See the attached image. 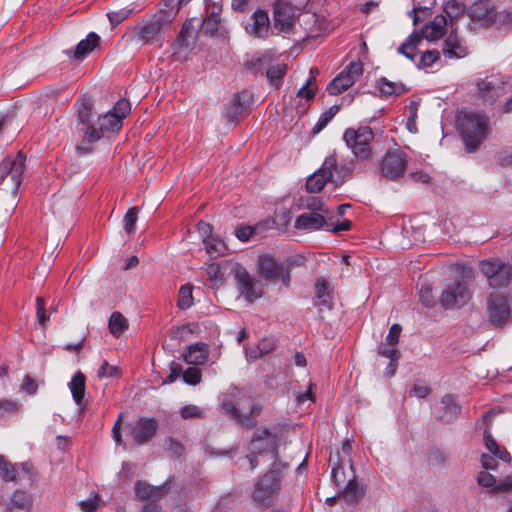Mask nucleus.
<instances>
[{
    "mask_svg": "<svg viewBox=\"0 0 512 512\" xmlns=\"http://www.w3.org/2000/svg\"><path fill=\"white\" fill-rule=\"evenodd\" d=\"M131 105L130 102L126 99H121L116 102L113 109L110 110L112 114H116L119 120H122L130 113Z\"/></svg>",
    "mask_w": 512,
    "mask_h": 512,
    "instance_id": "nucleus-52",
    "label": "nucleus"
},
{
    "mask_svg": "<svg viewBox=\"0 0 512 512\" xmlns=\"http://www.w3.org/2000/svg\"><path fill=\"white\" fill-rule=\"evenodd\" d=\"M108 327L110 333L118 338L128 329V321L120 312H113Z\"/></svg>",
    "mask_w": 512,
    "mask_h": 512,
    "instance_id": "nucleus-34",
    "label": "nucleus"
},
{
    "mask_svg": "<svg viewBox=\"0 0 512 512\" xmlns=\"http://www.w3.org/2000/svg\"><path fill=\"white\" fill-rule=\"evenodd\" d=\"M193 304L192 286L183 285L179 289L177 306L181 310H186Z\"/></svg>",
    "mask_w": 512,
    "mask_h": 512,
    "instance_id": "nucleus-44",
    "label": "nucleus"
},
{
    "mask_svg": "<svg viewBox=\"0 0 512 512\" xmlns=\"http://www.w3.org/2000/svg\"><path fill=\"white\" fill-rule=\"evenodd\" d=\"M258 270L265 280L272 282L281 280L286 287L290 285L289 266L278 262L271 255H262L258 258Z\"/></svg>",
    "mask_w": 512,
    "mask_h": 512,
    "instance_id": "nucleus-9",
    "label": "nucleus"
},
{
    "mask_svg": "<svg viewBox=\"0 0 512 512\" xmlns=\"http://www.w3.org/2000/svg\"><path fill=\"white\" fill-rule=\"evenodd\" d=\"M512 275V269L510 270L506 265L498 271L491 279L488 280L489 286L493 289H500L506 287Z\"/></svg>",
    "mask_w": 512,
    "mask_h": 512,
    "instance_id": "nucleus-39",
    "label": "nucleus"
},
{
    "mask_svg": "<svg viewBox=\"0 0 512 512\" xmlns=\"http://www.w3.org/2000/svg\"><path fill=\"white\" fill-rule=\"evenodd\" d=\"M458 126L469 152L475 151L489 131V119L475 112H463L458 116Z\"/></svg>",
    "mask_w": 512,
    "mask_h": 512,
    "instance_id": "nucleus-2",
    "label": "nucleus"
},
{
    "mask_svg": "<svg viewBox=\"0 0 512 512\" xmlns=\"http://www.w3.org/2000/svg\"><path fill=\"white\" fill-rule=\"evenodd\" d=\"M407 164L405 152L400 149L388 150L381 160V172L383 176L396 180L404 175Z\"/></svg>",
    "mask_w": 512,
    "mask_h": 512,
    "instance_id": "nucleus-13",
    "label": "nucleus"
},
{
    "mask_svg": "<svg viewBox=\"0 0 512 512\" xmlns=\"http://www.w3.org/2000/svg\"><path fill=\"white\" fill-rule=\"evenodd\" d=\"M448 21L444 14L436 15L433 20L428 21L423 27V34L426 40L435 41L446 34Z\"/></svg>",
    "mask_w": 512,
    "mask_h": 512,
    "instance_id": "nucleus-21",
    "label": "nucleus"
},
{
    "mask_svg": "<svg viewBox=\"0 0 512 512\" xmlns=\"http://www.w3.org/2000/svg\"><path fill=\"white\" fill-rule=\"evenodd\" d=\"M478 96L485 104L492 105L506 93V84L501 74H492L477 80Z\"/></svg>",
    "mask_w": 512,
    "mask_h": 512,
    "instance_id": "nucleus-10",
    "label": "nucleus"
},
{
    "mask_svg": "<svg viewBox=\"0 0 512 512\" xmlns=\"http://www.w3.org/2000/svg\"><path fill=\"white\" fill-rule=\"evenodd\" d=\"M471 299V292L463 278H457L446 285L440 295V303L445 309L460 308Z\"/></svg>",
    "mask_w": 512,
    "mask_h": 512,
    "instance_id": "nucleus-8",
    "label": "nucleus"
},
{
    "mask_svg": "<svg viewBox=\"0 0 512 512\" xmlns=\"http://www.w3.org/2000/svg\"><path fill=\"white\" fill-rule=\"evenodd\" d=\"M504 266L505 264L500 260H484L480 264V270L489 280Z\"/></svg>",
    "mask_w": 512,
    "mask_h": 512,
    "instance_id": "nucleus-43",
    "label": "nucleus"
},
{
    "mask_svg": "<svg viewBox=\"0 0 512 512\" xmlns=\"http://www.w3.org/2000/svg\"><path fill=\"white\" fill-rule=\"evenodd\" d=\"M4 512H32L31 497L25 491H14L6 502Z\"/></svg>",
    "mask_w": 512,
    "mask_h": 512,
    "instance_id": "nucleus-23",
    "label": "nucleus"
},
{
    "mask_svg": "<svg viewBox=\"0 0 512 512\" xmlns=\"http://www.w3.org/2000/svg\"><path fill=\"white\" fill-rule=\"evenodd\" d=\"M180 415L183 419L201 418L203 411L196 405H186L181 408Z\"/></svg>",
    "mask_w": 512,
    "mask_h": 512,
    "instance_id": "nucleus-60",
    "label": "nucleus"
},
{
    "mask_svg": "<svg viewBox=\"0 0 512 512\" xmlns=\"http://www.w3.org/2000/svg\"><path fill=\"white\" fill-rule=\"evenodd\" d=\"M442 53L446 58L458 59L466 56L467 47L464 41L458 36L457 29H451L442 47Z\"/></svg>",
    "mask_w": 512,
    "mask_h": 512,
    "instance_id": "nucleus-20",
    "label": "nucleus"
},
{
    "mask_svg": "<svg viewBox=\"0 0 512 512\" xmlns=\"http://www.w3.org/2000/svg\"><path fill=\"white\" fill-rule=\"evenodd\" d=\"M167 451L170 453L171 457L179 458L184 452L185 448L183 444L172 437H168L166 440Z\"/></svg>",
    "mask_w": 512,
    "mask_h": 512,
    "instance_id": "nucleus-53",
    "label": "nucleus"
},
{
    "mask_svg": "<svg viewBox=\"0 0 512 512\" xmlns=\"http://www.w3.org/2000/svg\"><path fill=\"white\" fill-rule=\"evenodd\" d=\"M442 410L438 418L446 423L454 421L461 413V407L458 405L455 397L451 394H446L441 398Z\"/></svg>",
    "mask_w": 512,
    "mask_h": 512,
    "instance_id": "nucleus-26",
    "label": "nucleus"
},
{
    "mask_svg": "<svg viewBox=\"0 0 512 512\" xmlns=\"http://www.w3.org/2000/svg\"><path fill=\"white\" fill-rule=\"evenodd\" d=\"M243 111H244V105L240 101V94H237L233 98V100L228 108V115L232 120H234Z\"/></svg>",
    "mask_w": 512,
    "mask_h": 512,
    "instance_id": "nucleus-61",
    "label": "nucleus"
},
{
    "mask_svg": "<svg viewBox=\"0 0 512 512\" xmlns=\"http://www.w3.org/2000/svg\"><path fill=\"white\" fill-rule=\"evenodd\" d=\"M122 127V122L116 114L108 111L106 114L98 117L94 125H87L80 128L82 140L76 146V150L80 155H87L93 151L91 144L99 141L107 132H118Z\"/></svg>",
    "mask_w": 512,
    "mask_h": 512,
    "instance_id": "nucleus-3",
    "label": "nucleus"
},
{
    "mask_svg": "<svg viewBox=\"0 0 512 512\" xmlns=\"http://www.w3.org/2000/svg\"><path fill=\"white\" fill-rule=\"evenodd\" d=\"M331 465H332V479L335 482L336 486L341 487L345 484V473L343 466L339 463V461H333L332 456H330L329 459Z\"/></svg>",
    "mask_w": 512,
    "mask_h": 512,
    "instance_id": "nucleus-49",
    "label": "nucleus"
},
{
    "mask_svg": "<svg viewBox=\"0 0 512 512\" xmlns=\"http://www.w3.org/2000/svg\"><path fill=\"white\" fill-rule=\"evenodd\" d=\"M257 349L258 352L250 351L247 352V355L250 358H258L262 355H265L274 349V342L272 339L264 338L258 343Z\"/></svg>",
    "mask_w": 512,
    "mask_h": 512,
    "instance_id": "nucleus-50",
    "label": "nucleus"
},
{
    "mask_svg": "<svg viewBox=\"0 0 512 512\" xmlns=\"http://www.w3.org/2000/svg\"><path fill=\"white\" fill-rule=\"evenodd\" d=\"M208 355V345L203 342L192 344L183 352L185 362L191 365H202L206 363Z\"/></svg>",
    "mask_w": 512,
    "mask_h": 512,
    "instance_id": "nucleus-25",
    "label": "nucleus"
},
{
    "mask_svg": "<svg viewBox=\"0 0 512 512\" xmlns=\"http://www.w3.org/2000/svg\"><path fill=\"white\" fill-rule=\"evenodd\" d=\"M354 170V162L350 161L347 164L339 165L336 160V166L332 168V182L336 186L342 184L347 176Z\"/></svg>",
    "mask_w": 512,
    "mask_h": 512,
    "instance_id": "nucleus-40",
    "label": "nucleus"
},
{
    "mask_svg": "<svg viewBox=\"0 0 512 512\" xmlns=\"http://www.w3.org/2000/svg\"><path fill=\"white\" fill-rule=\"evenodd\" d=\"M377 87L385 96H398L406 91L402 83H394L384 77L378 80Z\"/></svg>",
    "mask_w": 512,
    "mask_h": 512,
    "instance_id": "nucleus-35",
    "label": "nucleus"
},
{
    "mask_svg": "<svg viewBox=\"0 0 512 512\" xmlns=\"http://www.w3.org/2000/svg\"><path fill=\"white\" fill-rule=\"evenodd\" d=\"M158 429L157 421L153 418H139L132 428L131 435L137 445H144L156 434Z\"/></svg>",
    "mask_w": 512,
    "mask_h": 512,
    "instance_id": "nucleus-17",
    "label": "nucleus"
},
{
    "mask_svg": "<svg viewBox=\"0 0 512 512\" xmlns=\"http://www.w3.org/2000/svg\"><path fill=\"white\" fill-rule=\"evenodd\" d=\"M269 23L268 14L265 11L257 10L253 14V25L249 33L256 37H263L268 32Z\"/></svg>",
    "mask_w": 512,
    "mask_h": 512,
    "instance_id": "nucleus-31",
    "label": "nucleus"
},
{
    "mask_svg": "<svg viewBox=\"0 0 512 512\" xmlns=\"http://www.w3.org/2000/svg\"><path fill=\"white\" fill-rule=\"evenodd\" d=\"M99 501L100 497L98 495H95L92 498L81 501L79 503V506L82 512H96Z\"/></svg>",
    "mask_w": 512,
    "mask_h": 512,
    "instance_id": "nucleus-62",
    "label": "nucleus"
},
{
    "mask_svg": "<svg viewBox=\"0 0 512 512\" xmlns=\"http://www.w3.org/2000/svg\"><path fill=\"white\" fill-rule=\"evenodd\" d=\"M297 21L300 26H303V29L307 33L313 34L315 32L314 26L318 22V17L316 14L302 13L298 14Z\"/></svg>",
    "mask_w": 512,
    "mask_h": 512,
    "instance_id": "nucleus-46",
    "label": "nucleus"
},
{
    "mask_svg": "<svg viewBox=\"0 0 512 512\" xmlns=\"http://www.w3.org/2000/svg\"><path fill=\"white\" fill-rule=\"evenodd\" d=\"M287 72V65L284 63H278L270 66L266 71V76L269 83L276 88L282 83V78Z\"/></svg>",
    "mask_w": 512,
    "mask_h": 512,
    "instance_id": "nucleus-38",
    "label": "nucleus"
},
{
    "mask_svg": "<svg viewBox=\"0 0 512 512\" xmlns=\"http://www.w3.org/2000/svg\"><path fill=\"white\" fill-rule=\"evenodd\" d=\"M18 469L17 481H32V464L29 462H23L16 464Z\"/></svg>",
    "mask_w": 512,
    "mask_h": 512,
    "instance_id": "nucleus-56",
    "label": "nucleus"
},
{
    "mask_svg": "<svg viewBox=\"0 0 512 512\" xmlns=\"http://www.w3.org/2000/svg\"><path fill=\"white\" fill-rule=\"evenodd\" d=\"M18 469L16 464L8 461L3 455H0V478L4 482H17Z\"/></svg>",
    "mask_w": 512,
    "mask_h": 512,
    "instance_id": "nucleus-36",
    "label": "nucleus"
},
{
    "mask_svg": "<svg viewBox=\"0 0 512 512\" xmlns=\"http://www.w3.org/2000/svg\"><path fill=\"white\" fill-rule=\"evenodd\" d=\"M306 208L311 212L321 213L323 215L328 213V209L325 208L322 200L318 197H309L306 201Z\"/></svg>",
    "mask_w": 512,
    "mask_h": 512,
    "instance_id": "nucleus-57",
    "label": "nucleus"
},
{
    "mask_svg": "<svg viewBox=\"0 0 512 512\" xmlns=\"http://www.w3.org/2000/svg\"><path fill=\"white\" fill-rule=\"evenodd\" d=\"M363 495V487L360 486L355 479H350L341 492L340 497L346 503H356L363 497Z\"/></svg>",
    "mask_w": 512,
    "mask_h": 512,
    "instance_id": "nucleus-32",
    "label": "nucleus"
},
{
    "mask_svg": "<svg viewBox=\"0 0 512 512\" xmlns=\"http://www.w3.org/2000/svg\"><path fill=\"white\" fill-rule=\"evenodd\" d=\"M25 170V156L19 151L15 156H7L0 163V186L16 195L22 183Z\"/></svg>",
    "mask_w": 512,
    "mask_h": 512,
    "instance_id": "nucleus-6",
    "label": "nucleus"
},
{
    "mask_svg": "<svg viewBox=\"0 0 512 512\" xmlns=\"http://www.w3.org/2000/svg\"><path fill=\"white\" fill-rule=\"evenodd\" d=\"M487 313L495 327H503L511 316L509 298L503 294L492 293L487 298Z\"/></svg>",
    "mask_w": 512,
    "mask_h": 512,
    "instance_id": "nucleus-12",
    "label": "nucleus"
},
{
    "mask_svg": "<svg viewBox=\"0 0 512 512\" xmlns=\"http://www.w3.org/2000/svg\"><path fill=\"white\" fill-rule=\"evenodd\" d=\"M203 244L207 254H209L211 257H218L222 255L226 250L225 243L221 239L214 236L209 237L203 242Z\"/></svg>",
    "mask_w": 512,
    "mask_h": 512,
    "instance_id": "nucleus-41",
    "label": "nucleus"
},
{
    "mask_svg": "<svg viewBox=\"0 0 512 512\" xmlns=\"http://www.w3.org/2000/svg\"><path fill=\"white\" fill-rule=\"evenodd\" d=\"M328 284L324 278H318L315 282V295L319 300L317 305L326 306L328 305L329 297Z\"/></svg>",
    "mask_w": 512,
    "mask_h": 512,
    "instance_id": "nucleus-42",
    "label": "nucleus"
},
{
    "mask_svg": "<svg viewBox=\"0 0 512 512\" xmlns=\"http://www.w3.org/2000/svg\"><path fill=\"white\" fill-rule=\"evenodd\" d=\"M467 14L474 22H480L488 26L495 21V11L490 5L489 0H478L467 9Z\"/></svg>",
    "mask_w": 512,
    "mask_h": 512,
    "instance_id": "nucleus-18",
    "label": "nucleus"
},
{
    "mask_svg": "<svg viewBox=\"0 0 512 512\" xmlns=\"http://www.w3.org/2000/svg\"><path fill=\"white\" fill-rule=\"evenodd\" d=\"M68 386H69V389L71 391V394H72V397H73V400L75 401V403L79 407L83 408L84 407L83 401H84L85 390H86L85 375L81 371L76 372L73 375Z\"/></svg>",
    "mask_w": 512,
    "mask_h": 512,
    "instance_id": "nucleus-27",
    "label": "nucleus"
},
{
    "mask_svg": "<svg viewBox=\"0 0 512 512\" xmlns=\"http://www.w3.org/2000/svg\"><path fill=\"white\" fill-rule=\"evenodd\" d=\"M477 482L480 486L485 488L493 487V491H508L512 488V481L507 479L503 483L494 486L495 478L493 475L488 473L487 471H481L478 474Z\"/></svg>",
    "mask_w": 512,
    "mask_h": 512,
    "instance_id": "nucleus-33",
    "label": "nucleus"
},
{
    "mask_svg": "<svg viewBox=\"0 0 512 512\" xmlns=\"http://www.w3.org/2000/svg\"><path fill=\"white\" fill-rule=\"evenodd\" d=\"M484 442H485L486 448L489 450V452L493 456H495L503 461H506V462H509L511 460V456H510L509 452H507L506 450H503V451L500 450L495 439L492 437L491 433L487 430H485V432H484Z\"/></svg>",
    "mask_w": 512,
    "mask_h": 512,
    "instance_id": "nucleus-37",
    "label": "nucleus"
},
{
    "mask_svg": "<svg viewBox=\"0 0 512 512\" xmlns=\"http://www.w3.org/2000/svg\"><path fill=\"white\" fill-rule=\"evenodd\" d=\"M131 10L129 9H120L118 11H111L107 14V17L113 27L117 26L125 19L129 17Z\"/></svg>",
    "mask_w": 512,
    "mask_h": 512,
    "instance_id": "nucleus-58",
    "label": "nucleus"
},
{
    "mask_svg": "<svg viewBox=\"0 0 512 512\" xmlns=\"http://www.w3.org/2000/svg\"><path fill=\"white\" fill-rule=\"evenodd\" d=\"M20 405L17 402L0 399V416L13 415L19 410Z\"/></svg>",
    "mask_w": 512,
    "mask_h": 512,
    "instance_id": "nucleus-55",
    "label": "nucleus"
},
{
    "mask_svg": "<svg viewBox=\"0 0 512 512\" xmlns=\"http://www.w3.org/2000/svg\"><path fill=\"white\" fill-rule=\"evenodd\" d=\"M235 280L237 281L240 294L249 303H253L263 295V285L261 281L252 277L248 271L240 267L235 271Z\"/></svg>",
    "mask_w": 512,
    "mask_h": 512,
    "instance_id": "nucleus-14",
    "label": "nucleus"
},
{
    "mask_svg": "<svg viewBox=\"0 0 512 512\" xmlns=\"http://www.w3.org/2000/svg\"><path fill=\"white\" fill-rule=\"evenodd\" d=\"M201 371L196 367H189L182 372L183 381L189 385H197L201 381Z\"/></svg>",
    "mask_w": 512,
    "mask_h": 512,
    "instance_id": "nucleus-51",
    "label": "nucleus"
},
{
    "mask_svg": "<svg viewBox=\"0 0 512 512\" xmlns=\"http://www.w3.org/2000/svg\"><path fill=\"white\" fill-rule=\"evenodd\" d=\"M401 331L402 327L399 324H393L389 329L388 335L386 336L387 344L391 346L398 344Z\"/></svg>",
    "mask_w": 512,
    "mask_h": 512,
    "instance_id": "nucleus-63",
    "label": "nucleus"
},
{
    "mask_svg": "<svg viewBox=\"0 0 512 512\" xmlns=\"http://www.w3.org/2000/svg\"><path fill=\"white\" fill-rule=\"evenodd\" d=\"M440 58V52L438 50H427L424 52L416 64L418 68H428L431 67L435 62H437Z\"/></svg>",
    "mask_w": 512,
    "mask_h": 512,
    "instance_id": "nucleus-47",
    "label": "nucleus"
},
{
    "mask_svg": "<svg viewBox=\"0 0 512 512\" xmlns=\"http://www.w3.org/2000/svg\"><path fill=\"white\" fill-rule=\"evenodd\" d=\"M363 74L361 61L350 62L327 86L331 95H339L350 88Z\"/></svg>",
    "mask_w": 512,
    "mask_h": 512,
    "instance_id": "nucleus-11",
    "label": "nucleus"
},
{
    "mask_svg": "<svg viewBox=\"0 0 512 512\" xmlns=\"http://www.w3.org/2000/svg\"><path fill=\"white\" fill-rule=\"evenodd\" d=\"M374 132L369 126L347 128L343 134V140L359 161H368L373 157L371 143L374 140Z\"/></svg>",
    "mask_w": 512,
    "mask_h": 512,
    "instance_id": "nucleus-5",
    "label": "nucleus"
},
{
    "mask_svg": "<svg viewBox=\"0 0 512 512\" xmlns=\"http://www.w3.org/2000/svg\"><path fill=\"white\" fill-rule=\"evenodd\" d=\"M135 492L138 498L142 500H158L164 493L163 487L152 486L144 481H138L135 484Z\"/></svg>",
    "mask_w": 512,
    "mask_h": 512,
    "instance_id": "nucleus-29",
    "label": "nucleus"
},
{
    "mask_svg": "<svg viewBox=\"0 0 512 512\" xmlns=\"http://www.w3.org/2000/svg\"><path fill=\"white\" fill-rule=\"evenodd\" d=\"M100 43V37L95 32H90L85 39L81 40L74 51L77 60L84 59L90 54Z\"/></svg>",
    "mask_w": 512,
    "mask_h": 512,
    "instance_id": "nucleus-28",
    "label": "nucleus"
},
{
    "mask_svg": "<svg viewBox=\"0 0 512 512\" xmlns=\"http://www.w3.org/2000/svg\"><path fill=\"white\" fill-rule=\"evenodd\" d=\"M274 27L281 32L290 33L293 31L297 21L296 9L287 3L277 2L274 5Z\"/></svg>",
    "mask_w": 512,
    "mask_h": 512,
    "instance_id": "nucleus-16",
    "label": "nucleus"
},
{
    "mask_svg": "<svg viewBox=\"0 0 512 512\" xmlns=\"http://www.w3.org/2000/svg\"><path fill=\"white\" fill-rule=\"evenodd\" d=\"M246 394L237 387H231L228 390L227 398L223 400L221 408L225 414L232 419L238 421L243 426L248 428L253 427L257 423V417L261 413V407L257 404H252L248 414L240 413L236 405H240Z\"/></svg>",
    "mask_w": 512,
    "mask_h": 512,
    "instance_id": "nucleus-7",
    "label": "nucleus"
},
{
    "mask_svg": "<svg viewBox=\"0 0 512 512\" xmlns=\"http://www.w3.org/2000/svg\"><path fill=\"white\" fill-rule=\"evenodd\" d=\"M276 436L268 429H262L253 434L249 449L253 454H262L264 452L274 453Z\"/></svg>",
    "mask_w": 512,
    "mask_h": 512,
    "instance_id": "nucleus-19",
    "label": "nucleus"
},
{
    "mask_svg": "<svg viewBox=\"0 0 512 512\" xmlns=\"http://www.w3.org/2000/svg\"><path fill=\"white\" fill-rule=\"evenodd\" d=\"M467 8L461 0H446L442 6V13L446 16L450 29H457V20L464 17Z\"/></svg>",
    "mask_w": 512,
    "mask_h": 512,
    "instance_id": "nucleus-22",
    "label": "nucleus"
},
{
    "mask_svg": "<svg viewBox=\"0 0 512 512\" xmlns=\"http://www.w3.org/2000/svg\"><path fill=\"white\" fill-rule=\"evenodd\" d=\"M398 53L404 55L411 61H414L417 55V47L414 46L413 44L404 42L398 47Z\"/></svg>",
    "mask_w": 512,
    "mask_h": 512,
    "instance_id": "nucleus-64",
    "label": "nucleus"
},
{
    "mask_svg": "<svg viewBox=\"0 0 512 512\" xmlns=\"http://www.w3.org/2000/svg\"><path fill=\"white\" fill-rule=\"evenodd\" d=\"M138 212L139 210L137 207H132L126 212L124 216V230L128 234H132L135 231V225L138 219Z\"/></svg>",
    "mask_w": 512,
    "mask_h": 512,
    "instance_id": "nucleus-48",
    "label": "nucleus"
},
{
    "mask_svg": "<svg viewBox=\"0 0 512 512\" xmlns=\"http://www.w3.org/2000/svg\"><path fill=\"white\" fill-rule=\"evenodd\" d=\"M338 105L331 106L328 110H326L324 113L321 114L319 117L316 125L313 128L314 133H319L326 125L333 119V117L338 113L339 111Z\"/></svg>",
    "mask_w": 512,
    "mask_h": 512,
    "instance_id": "nucleus-45",
    "label": "nucleus"
},
{
    "mask_svg": "<svg viewBox=\"0 0 512 512\" xmlns=\"http://www.w3.org/2000/svg\"><path fill=\"white\" fill-rule=\"evenodd\" d=\"M335 166L336 155L332 154L326 157L321 167L307 179V191L310 193L320 192L327 182H332V168Z\"/></svg>",
    "mask_w": 512,
    "mask_h": 512,
    "instance_id": "nucleus-15",
    "label": "nucleus"
},
{
    "mask_svg": "<svg viewBox=\"0 0 512 512\" xmlns=\"http://www.w3.org/2000/svg\"><path fill=\"white\" fill-rule=\"evenodd\" d=\"M119 369L117 366L110 365L106 360H103L99 369L97 370V377L102 378H111L117 376Z\"/></svg>",
    "mask_w": 512,
    "mask_h": 512,
    "instance_id": "nucleus-54",
    "label": "nucleus"
},
{
    "mask_svg": "<svg viewBox=\"0 0 512 512\" xmlns=\"http://www.w3.org/2000/svg\"><path fill=\"white\" fill-rule=\"evenodd\" d=\"M76 105L79 119L78 131L80 132V128L87 125H94V122H90L93 110V101L91 98L84 97Z\"/></svg>",
    "mask_w": 512,
    "mask_h": 512,
    "instance_id": "nucleus-30",
    "label": "nucleus"
},
{
    "mask_svg": "<svg viewBox=\"0 0 512 512\" xmlns=\"http://www.w3.org/2000/svg\"><path fill=\"white\" fill-rule=\"evenodd\" d=\"M286 469L285 463L274 462L272 467L254 484L252 499L257 505L269 507L275 504Z\"/></svg>",
    "mask_w": 512,
    "mask_h": 512,
    "instance_id": "nucleus-1",
    "label": "nucleus"
},
{
    "mask_svg": "<svg viewBox=\"0 0 512 512\" xmlns=\"http://www.w3.org/2000/svg\"><path fill=\"white\" fill-rule=\"evenodd\" d=\"M326 223L325 217L321 213L309 212L299 215L294 223V227L298 230H318Z\"/></svg>",
    "mask_w": 512,
    "mask_h": 512,
    "instance_id": "nucleus-24",
    "label": "nucleus"
},
{
    "mask_svg": "<svg viewBox=\"0 0 512 512\" xmlns=\"http://www.w3.org/2000/svg\"><path fill=\"white\" fill-rule=\"evenodd\" d=\"M172 20L173 15L171 11L161 10L142 25L138 26L134 37L143 45L155 44L161 47L164 35L170 28Z\"/></svg>",
    "mask_w": 512,
    "mask_h": 512,
    "instance_id": "nucleus-4",
    "label": "nucleus"
},
{
    "mask_svg": "<svg viewBox=\"0 0 512 512\" xmlns=\"http://www.w3.org/2000/svg\"><path fill=\"white\" fill-rule=\"evenodd\" d=\"M419 298L421 303L425 307H433L435 305V298L432 294V288L430 286H422L419 291Z\"/></svg>",
    "mask_w": 512,
    "mask_h": 512,
    "instance_id": "nucleus-59",
    "label": "nucleus"
}]
</instances>
